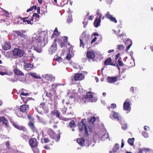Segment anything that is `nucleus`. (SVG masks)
Here are the masks:
<instances>
[{
  "label": "nucleus",
  "instance_id": "nucleus-1",
  "mask_svg": "<svg viewBox=\"0 0 153 153\" xmlns=\"http://www.w3.org/2000/svg\"><path fill=\"white\" fill-rule=\"evenodd\" d=\"M47 37L44 33L42 32L39 33H35L32 39L33 41L36 40L38 44L33 46V49L37 52L40 53L42 52V47H43L47 43Z\"/></svg>",
  "mask_w": 153,
  "mask_h": 153
},
{
  "label": "nucleus",
  "instance_id": "nucleus-2",
  "mask_svg": "<svg viewBox=\"0 0 153 153\" xmlns=\"http://www.w3.org/2000/svg\"><path fill=\"white\" fill-rule=\"evenodd\" d=\"M85 119H82L81 121L78 123V128L80 131H82L84 129L85 130V136H89V133L91 132V127L90 126L85 125L84 123Z\"/></svg>",
  "mask_w": 153,
  "mask_h": 153
},
{
  "label": "nucleus",
  "instance_id": "nucleus-3",
  "mask_svg": "<svg viewBox=\"0 0 153 153\" xmlns=\"http://www.w3.org/2000/svg\"><path fill=\"white\" fill-rule=\"evenodd\" d=\"M89 39V35L86 34L85 31L83 32L79 38L80 47L84 48L85 44L88 43Z\"/></svg>",
  "mask_w": 153,
  "mask_h": 153
},
{
  "label": "nucleus",
  "instance_id": "nucleus-4",
  "mask_svg": "<svg viewBox=\"0 0 153 153\" xmlns=\"http://www.w3.org/2000/svg\"><path fill=\"white\" fill-rule=\"evenodd\" d=\"M24 53L23 51L18 48H15L13 51V55L16 58L22 57Z\"/></svg>",
  "mask_w": 153,
  "mask_h": 153
},
{
  "label": "nucleus",
  "instance_id": "nucleus-5",
  "mask_svg": "<svg viewBox=\"0 0 153 153\" xmlns=\"http://www.w3.org/2000/svg\"><path fill=\"white\" fill-rule=\"evenodd\" d=\"M100 10H98L97 11V17L96 18L94 22V25L96 27H97L100 25L101 22V19L102 15L99 12Z\"/></svg>",
  "mask_w": 153,
  "mask_h": 153
},
{
  "label": "nucleus",
  "instance_id": "nucleus-6",
  "mask_svg": "<svg viewBox=\"0 0 153 153\" xmlns=\"http://www.w3.org/2000/svg\"><path fill=\"white\" fill-rule=\"evenodd\" d=\"M56 41V39H54V42L49 49V53L50 54H52L53 53H54L57 50V45Z\"/></svg>",
  "mask_w": 153,
  "mask_h": 153
},
{
  "label": "nucleus",
  "instance_id": "nucleus-7",
  "mask_svg": "<svg viewBox=\"0 0 153 153\" xmlns=\"http://www.w3.org/2000/svg\"><path fill=\"white\" fill-rule=\"evenodd\" d=\"M48 133L51 138L55 139L56 141L58 140L60 138V137L56 135L53 131L51 129H48Z\"/></svg>",
  "mask_w": 153,
  "mask_h": 153
},
{
  "label": "nucleus",
  "instance_id": "nucleus-8",
  "mask_svg": "<svg viewBox=\"0 0 153 153\" xmlns=\"http://www.w3.org/2000/svg\"><path fill=\"white\" fill-rule=\"evenodd\" d=\"M99 119L98 117L95 118L94 116L90 117L88 119V123L87 124L90 126L92 128V126H94V123L97 120H98Z\"/></svg>",
  "mask_w": 153,
  "mask_h": 153
},
{
  "label": "nucleus",
  "instance_id": "nucleus-9",
  "mask_svg": "<svg viewBox=\"0 0 153 153\" xmlns=\"http://www.w3.org/2000/svg\"><path fill=\"white\" fill-rule=\"evenodd\" d=\"M29 143L30 146L32 148L36 147L38 144V142L37 140L34 138L30 139L29 140Z\"/></svg>",
  "mask_w": 153,
  "mask_h": 153
},
{
  "label": "nucleus",
  "instance_id": "nucleus-10",
  "mask_svg": "<svg viewBox=\"0 0 153 153\" xmlns=\"http://www.w3.org/2000/svg\"><path fill=\"white\" fill-rule=\"evenodd\" d=\"M84 78V75L83 74H76L74 76L73 79L75 81L81 80Z\"/></svg>",
  "mask_w": 153,
  "mask_h": 153
},
{
  "label": "nucleus",
  "instance_id": "nucleus-11",
  "mask_svg": "<svg viewBox=\"0 0 153 153\" xmlns=\"http://www.w3.org/2000/svg\"><path fill=\"white\" fill-rule=\"evenodd\" d=\"M43 78L46 80L51 81H54L55 80V77L51 74H46L42 75Z\"/></svg>",
  "mask_w": 153,
  "mask_h": 153
},
{
  "label": "nucleus",
  "instance_id": "nucleus-12",
  "mask_svg": "<svg viewBox=\"0 0 153 153\" xmlns=\"http://www.w3.org/2000/svg\"><path fill=\"white\" fill-rule=\"evenodd\" d=\"M13 125L16 128L20 130H23L24 131H27V129L25 127L23 126L19 125L17 123H15L14 122L11 121Z\"/></svg>",
  "mask_w": 153,
  "mask_h": 153
},
{
  "label": "nucleus",
  "instance_id": "nucleus-13",
  "mask_svg": "<svg viewBox=\"0 0 153 153\" xmlns=\"http://www.w3.org/2000/svg\"><path fill=\"white\" fill-rule=\"evenodd\" d=\"M8 121L4 116L0 117V129L1 128V125H4L6 126H8Z\"/></svg>",
  "mask_w": 153,
  "mask_h": 153
},
{
  "label": "nucleus",
  "instance_id": "nucleus-14",
  "mask_svg": "<svg viewBox=\"0 0 153 153\" xmlns=\"http://www.w3.org/2000/svg\"><path fill=\"white\" fill-rule=\"evenodd\" d=\"M26 31L25 30H16L15 31V33L18 36L22 38H25L26 37V35L25 34V33H26Z\"/></svg>",
  "mask_w": 153,
  "mask_h": 153
},
{
  "label": "nucleus",
  "instance_id": "nucleus-15",
  "mask_svg": "<svg viewBox=\"0 0 153 153\" xmlns=\"http://www.w3.org/2000/svg\"><path fill=\"white\" fill-rule=\"evenodd\" d=\"M98 137L102 140H105L108 138V133L106 132H102V133L98 134Z\"/></svg>",
  "mask_w": 153,
  "mask_h": 153
},
{
  "label": "nucleus",
  "instance_id": "nucleus-16",
  "mask_svg": "<svg viewBox=\"0 0 153 153\" xmlns=\"http://www.w3.org/2000/svg\"><path fill=\"white\" fill-rule=\"evenodd\" d=\"M131 109L130 105L128 102V100H126L123 104L124 110L129 111L131 110Z\"/></svg>",
  "mask_w": 153,
  "mask_h": 153
},
{
  "label": "nucleus",
  "instance_id": "nucleus-17",
  "mask_svg": "<svg viewBox=\"0 0 153 153\" xmlns=\"http://www.w3.org/2000/svg\"><path fill=\"white\" fill-rule=\"evenodd\" d=\"M105 16L107 18L109 19L111 21L115 23L117 22L116 19L114 17H113L112 15L109 14V12H107L105 14Z\"/></svg>",
  "mask_w": 153,
  "mask_h": 153
},
{
  "label": "nucleus",
  "instance_id": "nucleus-18",
  "mask_svg": "<svg viewBox=\"0 0 153 153\" xmlns=\"http://www.w3.org/2000/svg\"><path fill=\"white\" fill-rule=\"evenodd\" d=\"M87 56L89 59H93L95 56V54L93 51H88L87 53Z\"/></svg>",
  "mask_w": 153,
  "mask_h": 153
},
{
  "label": "nucleus",
  "instance_id": "nucleus-19",
  "mask_svg": "<svg viewBox=\"0 0 153 153\" xmlns=\"http://www.w3.org/2000/svg\"><path fill=\"white\" fill-rule=\"evenodd\" d=\"M29 105H22L20 108V110L22 112H25L28 110Z\"/></svg>",
  "mask_w": 153,
  "mask_h": 153
},
{
  "label": "nucleus",
  "instance_id": "nucleus-20",
  "mask_svg": "<svg viewBox=\"0 0 153 153\" xmlns=\"http://www.w3.org/2000/svg\"><path fill=\"white\" fill-rule=\"evenodd\" d=\"M59 34L60 33L58 32L57 27H56L54 30V32H53V33L51 36V38L52 39L55 38L58 36Z\"/></svg>",
  "mask_w": 153,
  "mask_h": 153
},
{
  "label": "nucleus",
  "instance_id": "nucleus-21",
  "mask_svg": "<svg viewBox=\"0 0 153 153\" xmlns=\"http://www.w3.org/2000/svg\"><path fill=\"white\" fill-rule=\"evenodd\" d=\"M24 66L27 71H29L32 68L33 65L30 63H27L25 64Z\"/></svg>",
  "mask_w": 153,
  "mask_h": 153
},
{
  "label": "nucleus",
  "instance_id": "nucleus-22",
  "mask_svg": "<svg viewBox=\"0 0 153 153\" xmlns=\"http://www.w3.org/2000/svg\"><path fill=\"white\" fill-rule=\"evenodd\" d=\"M3 48L5 50H9L11 48L10 43L8 42H5L4 45L3 46Z\"/></svg>",
  "mask_w": 153,
  "mask_h": 153
},
{
  "label": "nucleus",
  "instance_id": "nucleus-23",
  "mask_svg": "<svg viewBox=\"0 0 153 153\" xmlns=\"http://www.w3.org/2000/svg\"><path fill=\"white\" fill-rule=\"evenodd\" d=\"M107 80L108 82L110 83L115 82L117 81V77L116 76L113 77H108Z\"/></svg>",
  "mask_w": 153,
  "mask_h": 153
},
{
  "label": "nucleus",
  "instance_id": "nucleus-24",
  "mask_svg": "<svg viewBox=\"0 0 153 153\" xmlns=\"http://www.w3.org/2000/svg\"><path fill=\"white\" fill-rule=\"evenodd\" d=\"M93 97V95L92 93L91 92H87V94L83 100L84 102H85L86 100H85L86 99H91Z\"/></svg>",
  "mask_w": 153,
  "mask_h": 153
},
{
  "label": "nucleus",
  "instance_id": "nucleus-25",
  "mask_svg": "<svg viewBox=\"0 0 153 153\" xmlns=\"http://www.w3.org/2000/svg\"><path fill=\"white\" fill-rule=\"evenodd\" d=\"M119 147V144L116 143L112 151H110L109 153H115L118 150Z\"/></svg>",
  "mask_w": 153,
  "mask_h": 153
},
{
  "label": "nucleus",
  "instance_id": "nucleus-26",
  "mask_svg": "<svg viewBox=\"0 0 153 153\" xmlns=\"http://www.w3.org/2000/svg\"><path fill=\"white\" fill-rule=\"evenodd\" d=\"M28 74L36 79H41V77L40 76V75L37 74L36 73L33 72H29L28 73Z\"/></svg>",
  "mask_w": 153,
  "mask_h": 153
},
{
  "label": "nucleus",
  "instance_id": "nucleus-27",
  "mask_svg": "<svg viewBox=\"0 0 153 153\" xmlns=\"http://www.w3.org/2000/svg\"><path fill=\"white\" fill-rule=\"evenodd\" d=\"M72 48L71 47L68 48V51L66 57V59L68 60H69L72 57V55L70 54V51L71 52H72Z\"/></svg>",
  "mask_w": 153,
  "mask_h": 153
},
{
  "label": "nucleus",
  "instance_id": "nucleus-28",
  "mask_svg": "<svg viewBox=\"0 0 153 153\" xmlns=\"http://www.w3.org/2000/svg\"><path fill=\"white\" fill-rule=\"evenodd\" d=\"M51 115H53L54 116H56V117L60 119V113L57 110H55L53 111L51 113Z\"/></svg>",
  "mask_w": 153,
  "mask_h": 153
},
{
  "label": "nucleus",
  "instance_id": "nucleus-29",
  "mask_svg": "<svg viewBox=\"0 0 153 153\" xmlns=\"http://www.w3.org/2000/svg\"><path fill=\"white\" fill-rule=\"evenodd\" d=\"M28 125L33 132L37 131V129L35 127L33 123L30 122L29 123Z\"/></svg>",
  "mask_w": 153,
  "mask_h": 153
},
{
  "label": "nucleus",
  "instance_id": "nucleus-30",
  "mask_svg": "<svg viewBox=\"0 0 153 153\" xmlns=\"http://www.w3.org/2000/svg\"><path fill=\"white\" fill-rule=\"evenodd\" d=\"M126 45L129 44L127 48V51L128 50L132 44V42L131 39H128L125 42Z\"/></svg>",
  "mask_w": 153,
  "mask_h": 153
},
{
  "label": "nucleus",
  "instance_id": "nucleus-31",
  "mask_svg": "<svg viewBox=\"0 0 153 153\" xmlns=\"http://www.w3.org/2000/svg\"><path fill=\"white\" fill-rule=\"evenodd\" d=\"M77 142L80 146H83L85 143V140L83 138H78L77 140Z\"/></svg>",
  "mask_w": 153,
  "mask_h": 153
},
{
  "label": "nucleus",
  "instance_id": "nucleus-32",
  "mask_svg": "<svg viewBox=\"0 0 153 153\" xmlns=\"http://www.w3.org/2000/svg\"><path fill=\"white\" fill-rule=\"evenodd\" d=\"M113 116L114 118L117 119L118 120H120L121 119V117L116 112H113Z\"/></svg>",
  "mask_w": 153,
  "mask_h": 153
},
{
  "label": "nucleus",
  "instance_id": "nucleus-33",
  "mask_svg": "<svg viewBox=\"0 0 153 153\" xmlns=\"http://www.w3.org/2000/svg\"><path fill=\"white\" fill-rule=\"evenodd\" d=\"M18 80L21 82H24L25 81L26 78L24 74H22L20 76H19Z\"/></svg>",
  "mask_w": 153,
  "mask_h": 153
},
{
  "label": "nucleus",
  "instance_id": "nucleus-34",
  "mask_svg": "<svg viewBox=\"0 0 153 153\" xmlns=\"http://www.w3.org/2000/svg\"><path fill=\"white\" fill-rule=\"evenodd\" d=\"M13 73L10 71H7L5 72L0 71V74L3 76L4 75H7L9 76H11L13 74Z\"/></svg>",
  "mask_w": 153,
  "mask_h": 153
},
{
  "label": "nucleus",
  "instance_id": "nucleus-35",
  "mask_svg": "<svg viewBox=\"0 0 153 153\" xmlns=\"http://www.w3.org/2000/svg\"><path fill=\"white\" fill-rule=\"evenodd\" d=\"M112 60L111 58H109L105 60L104 62V65H112L111 64Z\"/></svg>",
  "mask_w": 153,
  "mask_h": 153
},
{
  "label": "nucleus",
  "instance_id": "nucleus-36",
  "mask_svg": "<svg viewBox=\"0 0 153 153\" xmlns=\"http://www.w3.org/2000/svg\"><path fill=\"white\" fill-rule=\"evenodd\" d=\"M14 71L16 74L19 75V76L24 74L18 68L15 69L14 70Z\"/></svg>",
  "mask_w": 153,
  "mask_h": 153
},
{
  "label": "nucleus",
  "instance_id": "nucleus-37",
  "mask_svg": "<svg viewBox=\"0 0 153 153\" xmlns=\"http://www.w3.org/2000/svg\"><path fill=\"white\" fill-rule=\"evenodd\" d=\"M61 85L60 84L53 83L51 85V86L50 87V88L51 89L53 90L54 89H56L58 86L59 85Z\"/></svg>",
  "mask_w": 153,
  "mask_h": 153
},
{
  "label": "nucleus",
  "instance_id": "nucleus-38",
  "mask_svg": "<svg viewBox=\"0 0 153 153\" xmlns=\"http://www.w3.org/2000/svg\"><path fill=\"white\" fill-rule=\"evenodd\" d=\"M27 18V17L23 18L22 19V20L23 22H26L28 24L32 25L33 23L31 22V21H30V20H26V19Z\"/></svg>",
  "mask_w": 153,
  "mask_h": 153
},
{
  "label": "nucleus",
  "instance_id": "nucleus-39",
  "mask_svg": "<svg viewBox=\"0 0 153 153\" xmlns=\"http://www.w3.org/2000/svg\"><path fill=\"white\" fill-rule=\"evenodd\" d=\"M150 150L151 149L149 148H143L140 149V152L141 153L143 152H144L146 153H148V152H149Z\"/></svg>",
  "mask_w": 153,
  "mask_h": 153
},
{
  "label": "nucleus",
  "instance_id": "nucleus-40",
  "mask_svg": "<svg viewBox=\"0 0 153 153\" xmlns=\"http://www.w3.org/2000/svg\"><path fill=\"white\" fill-rule=\"evenodd\" d=\"M69 126L71 128H74L76 127V125L75 123V122L73 120L71 121L69 124Z\"/></svg>",
  "mask_w": 153,
  "mask_h": 153
},
{
  "label": "nucleus",
  "instance_id": "nucleus-41",
  "mask_svg": "<svg viewBox=\"0 0 153 153\" xmlns=\"http://www.w3.org/2000/svg\"><path fill=\"white\" fill-rule=\"evenodd\" d=\"M134 138H129L128 141V143L131 146H133L134 144Z\"/></svg>",
  "mask_w": 153,
  "mask_h": 153
},
{
  "label": "nucleus",
  "instance_id": "nucleus-42",
  "mask_svg": "<svg viewBox=\"0 0 153 153\" xmlns=\"http://www.w3.org/2000/svg\"><path fill=\"white\" fill-rule=\"evenodd\" d=\"M7 79L8 81H10L12 82H17V79L14 77H13L11 78H7Z\"/></svg>",
  "mask_w": 153,
  "mask_h": 153
},
{
  "label": "nucleus",
  "instance_id": "nucleus-43",
  "mask_svg": "<svg viewBox=\"0 0 153 153\" xmlns=\"http://www.w3.org/2000/svg\"><path fill=\"white\" fill-rule=\"evenodd\" d=\"M56 56V60L58 62L60 63L62 62V59L60 56H59L56 55L55 56Z\"/></svg>",
  "mask_w": 153,
  "mask_h": 153
},
{
  "label": "nucleus",
  "instance_id": "nucleus-44",
  "mask_svg": "<svg viewBox=\"0 0 153 153\" xmlns=\"http://www.w3.org/2000/svg\"><path fill=\"white\" fill-rule=\"evenodd\" d=\"M37 8L36 6H33L29 9H28L27 10V12H28L32 10L33 9H36Z\"/></svg>",
  "mask_w": 153,
  "mask_h": 153
},
{
  "label": "nucleus",
  "instance_id": "nucleus-45",
  "mask_svg": "<svg viewBox=\"0 0 153 153\" xmlns=\"http://www.w3.org/2000/svg\"><path fill=\"white\" fill-rule=\"evenodd\" d=\"M117 48L120 51H123V50L124 47L122 45H119L117 46Z\"/></svg>",
  "mask_w": 153,
  "mask_h": 153
},
{
  "label": "nucleus",
  "instance_id": "nucleus-46",
  "mask_svg": "<svg viewBox=\"0 0 153 153\" xmlns=\"http://www.w3.org/2000/svg\"><path fill=\"white\" fill-rule=\"evenodd\" d=\"M67 109V108L65 107L61 108V110L63 114H66Z\"/></svg>",
  "mask_w": 153,
  "mask_h": 153
},
{
  "label": "nucleus",
  "instance_id": "nucleus-47",
  "mask_svg": "<svg viewBox=\"0 0 153 153\" xmlns=\"http://www.w3.org/2000/svg\"><path fill=\"white\" fill-rule=\"evenodd\" d=\"M118 65L120 66H123V63L122 61L120 58L118 60Z\"/></svg>",
  "mask_w": 153,
  "mask_h": 153
},
{
  "label": "nucleus",
  "instance_id": "nucleus-48",
  "mask_svg": "<svg viewBox=\"0 0 153 153\" xmlns=\"http://www.w3.org/2000/svg\"><path fill=\"white\" fill-rule=\"evenodd\" d=\"M142 134L145 137L147 138L149 136L148 134L145 131H143L142 132Z\"/></svg>",
  "mask_w": 153,
  "mask_h": 153
},
{
  "label": "nucleus",
  "instance_id": "nucleus-49",
  "mask_svg": "<svg viewBox=\"0 0 153 153\" xmlns=\"http://www.w3.org/2000/svg\"><path fill=\"white\" fill-rule=\"evenodd\" d=\"M72 21V16L71 15L68 16L67 19V21L68 22V23H70Z\"/></svg>",
  "mask_w": 153,
  "mask_h": 153
},
{
  "label": "nucleus",
  "instance_id": "nucleus-50",
  "mask_svg": "<svg viewBox=\"0 0 153 153\" xmlns=\"http://www.w3.org/2000/svg\"><path fill=\"white\" fill-rule=\"evenodd\" d=\"M40 105H41L40 108L42 107L43 109L44 110L45 108V103L44 102H42L40 104Z\"/></svg>",
  "mask_w": 153,
  "mask_h": 153
},
{
  "label": "nucleus",
  "instance_id": "nucleus-51",
  "mask_svg": "<svg viewBox=\"0 0 153 153\" xmlns=\"http://www.w3.org/2000/svg\"><path fill=\"white\" fill-rule=\"evenodd\" d=\"M122 127L123 130H125L127 128V124L126 123L122 124Z\"/></svg>",
  "mask_w": 153,
  "mask_h": 153
},
{
  "label": "nucleus",
  "instance_id": "nucleus-52",
  "mask_svg": "<svg viewBox=\"0 0 153 153\" xmlns=\"http://www.w3.org/2000/svg\"><path fill=\"white\" fill-rule=\"evenodd\" d=\"M125 35L124 33L121 34L119 35L118 37V39L121 40H123V37Z\"/></svg>",
  "mask_w": 153,
  "mask_h": 153
},
{
  "label": "nucleus",
  "instance_id": "nucleus-53",
  "mask_svg": "<svg viewBox=\"0 0 153 153\" xmlns=\"http://www.w3.org/2000/svg\"><path fill=\"white\" fill-rule=\"evenodd\" d=\"M83 23L84 25V27H85L86 25H87L88 23V21L87 20H86V19H84V20L83 22Z\"/></svg>",
  "mask_w": 153,
  "mask_h": 153
},
{
  "label": "nucleus",
  "instance_id": "nucleus-54",
  "mask_svg": "<svg viewBox=\"0 0 153 153\" xmlns=\"http://www.w3.org/2000/svg\"><path fill=\"white\" fill-rule=\"evenodd\" d=\"M36 117L37 118V120L40 122H42L43 121V119L42 118H41L39 116L37 115L36 116Z\"/></svg>",
  "mask_w": 153,
  "mask_h": 153
},
{
  "label": "nucleus",
  "instance_id": "nucleus-55",
  "mask_svg": "<svg viewBox=\"0 0 153 153\" xmlns=\"http://www.w3.org/2000/svg\"><path fill=\"white\" fill-rule=\"evenodd\" d=\"M47 96L49 98H51L53 96V94L50 92H47L46 93Z\"/></svg>",
  "mask_w": 153,
  "mask_h": 153
},
{
  "label": "nucleus",
  "instance_id": "nucleus-56",
  "mask_svg": "<svg viewBox=\"0 0 153 153\" xmlns=\"http://www.w3.org/2000/svg\"><path fill=\"white\" fill-rule=\"evenodd\" d=\"M3 11L4 12L5 15L6 16L8 17L9 16L10 14L8 12L4 10Z\"/></svg>",
  "mask_w": 153,
  "mask_h": 153
},
{
  "label": "nucleus",
  "instance_id": "nucleus-57",
  "mask_svg": "<svg viewBox=\"0 0 153 153\" xmlns=\"http://www.w3.org/2000/svg\"><path fill=\"white\" fill-rule=\"evenodd\" d=\"M29 94L27 93H24V92H22L20 94V95L24 96H28Z\"/></svg>",
  "mask_w": 153,
  "mask_h": 153
},
{
  "label": "nucleus",
  "instance_id": "nucleus-58",
  "mask_svg": "<svg viewBox=\"0 0 153 153\" xmlns=\"http://www.w3.org/2000/svg\"><path fill=\"white\" fill-rule=\"evenodd\" d=\"M21 136L24 139H26L27 138V136L25 134H22Z\"/></svg>",
  "mask_w": 153,
  "mask_h": 153
},
{
  "label": "nucleus",
  "instance_id": "nucleus-59",
  "mask_svg": "<svg viewBox=\"0 0 153 153\" xmlns=\"http://www.w3.org/2000/svg\"><path fill=\"white\" fill-rule=\"evenodd\" d=\"M44 142L45 143H48L50 142L49 139L47 138H45L44 139Z\"/></svg>",
  "mask_w": 153,
  "mask_h": 153
},
{
  "label": "nucleus",
  "instance_id": "nucleus-60",
  "mask_svg": "<svg viewBox=\"0 0 153 153\" xmlns=\"http://www.w3.org/2000/svg\"><path fill=\"white\" fill-rule=\"evenodd\" d=\"M33 17H35L36 18H39V15L37 13H34L33 15Z\"/></svg>",
  "mask_w": 153,
  "mask_h": 153
},
{
  "label": "nucleus",
  "instance_id": "nucleus-61",
  "mask_svg": "<svg viewBox=\"0 0 153 153\" xmlns=\"http://www.w3.org/2000/svg\"><path fill=\"white\" fill-rule=\"evenodd\" d=\"M5 145L6 146L7 148H8L10 146V143L9 142H6L5 143Z\"/></svg>",
  "mask_w": 153,
  "mask_h": 153
},
{
  "label": "nucleus",
  "instance_id": "nucleus-62",
  "mask_svg": "<svg viewBox=\"0 0 153 153\" xmlns=\"http://www.w3.org/2000/svg\"><path fill=\"white\" fill-rule=\"evenodd\" d=\"M35 109L38 113L40 114H41V111L39 110V109L35 107Z\"/></svg>",
  "mask_w": 153,
  "mask_h": 153
},
{
  "label": "nucleus",
  "instance_id": "nucleus-63",
  "mask_svg": "<svg viewBox=\"0 0 153 153\" xmlns=\"http://www.w3.org/2000/svg\"><path fill=\"white\" fill-rule=\"evenodd\" d=\"M97 39V37H95L91 41V43L92 44L93 42H95L96 41V40Z\"/></svg>",
  "mask_w": 153,
  "mask_h": 153
},
{
  "label": "nucleus",
  "instance_id": "nucleus-64",
  "mask_svg": "<svg viewBox=\"0 0 153 153\" xmlns=\"http://www.w3.org/2000/svg\"><path fill=\"white\" fill-rule=\"evenodd\" d=\"M144 129L145 131H148L149 129V127L148 126H145L144 127Z\"/></svg>",
  "mask_w": 153,
  "mask_h": 153
}]
</instances>
